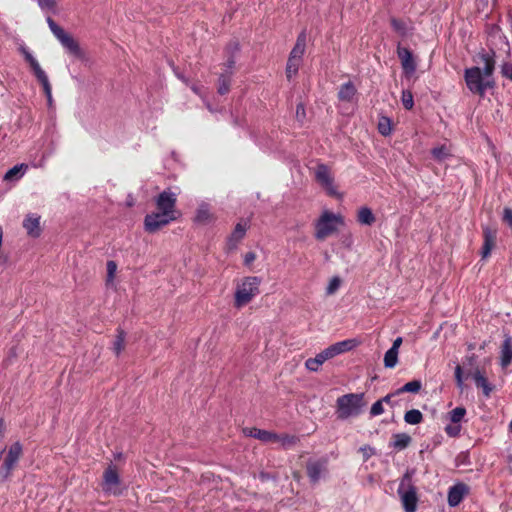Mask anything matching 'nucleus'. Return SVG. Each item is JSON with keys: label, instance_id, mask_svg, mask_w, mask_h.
Instances as JSON below:
<instances>
[{"label": "nucleus", "instance_id": "obj_1", "mask_svg": "<svg viewBox=\"0 0 512 512\" xmlns=\"http://www.w3.org/2000/svg\"><path fill=\"white\" fill-rule=\"evenodd\" d=\"M478 64L483 65V69L479 66L471 67L465 70V82L468 89L476 94L483 95L487 88L492 86L490 77L494 71L495 60L494 53H481L478 56Z\"/></svg>", "mask_w": 512, "mask_h": 512}, {"label": "nucleus", "instance_id": "obj_2", "mask_svg": "<svg viewBox=\"0 0 512 512\" xmlns=\"http://www.w3.org/2000/svg\"><path fill=\"white\" fill-rule=\"evenodd\" d=\"M345 225L344 217L341 214L325 210L315 223L314 236L317 240L323 241L336 234L339 228Z\"/></svg>", "mask_w": 512, "mask_h": 512}, {"label": "nucleus", "instance_id": "obj_3", "mask_svg": "<svg viewBox=\"0 0 512 512\" xmlns=\"http://www.w3.org/2000/svg\"><path fill=\"white\" fill-rule=\"evenodd\" d=\"M261 279L257 276H247L236 283L234 305L242 308L250 303L260 293Z\"/></svg>", "mask_w": 512, "mask_h": 512}, {"label": "nucleus", "instance_id": "obj_4", "mask_svg": "<svg viewBox=\"0 0 512 512\" xmlns=\"http://www.w3.org/2000/svg\"><path fill=\"white\" fill-rule=\"evenodd\" d=\"M366 406L363 393H350L337 399V415L348 419L360 415Z\"/></svg>", "mask_w": 512, "mask_h": 512}, {"label": "nucleus", "instance_id": "obj_5", "mask_svg": "<svg viewBox=\"0 0 512 512\" xmlns=\"http://www.w3.org/2000/svg\"><path fill=\"white\" fill-rule=\"evenodd\" d=\"M313 174L317 184L326 192V194L338 199L343 197V194L339 191L338 186L335 183L334 174L328 166L324 164L316 165L313 168Z\"/></svg>", "mask_w": 512, "mask_h": 512}, {"label": "nucleus", "instance_id": "obj_6", "mask_svg": "<svg viewBox=\"0 0 512 512\" xmlns=\"http://www.w3.org/2000/svg\"><path fill=\"white\" fill-rule=\"evenodd\" d=\"M19 52L23 55L25 61L29 64L31 70L33 71L37 80L41 83L44 93L47 97L49 103L52 102V89L49 83L48 76L45 71L42 69L38 60L34 57V55L30 52V50L25 45H20L18 48Z\"/></svg>", "mask_w": 512, "mask_h": 512}, {"label": "nucleus", "instance_id": "obj_7", "mask_svg": "<svg viewBox=\"0 0 512 512\" xmlns=\"http://www.w3.org/2000/svg\"><path fill=\"white\" fill-rule=\"evenodd\" d=\"M243 433L246 436L256 438L264 443H274L281 447H290L296 443V438L286 434L277 435L270 431L261 430L255 427L244 428Z\"/></svg>", "mask_w": 512, "mask_h": 512}, {"label": "nucleus", "instance_id": "obj_8", "mask_svg": "<svg viewBox=\"0 0 512 512\" xmlns=\"http://www.w3.org/2000/svg\"><path fill=\"white\" fill-rule=\"evenodd\" d=\"M398 494L405 512H415L418 502L417 491L408 475H405L401 480Z\"/></svg>", "mask_w": 512, "mask_h": 512}, {"label": "nucleus", "instance_id": "obj_9", "mask_svg": "<svg viewBox=\"0 0 512 512\" xmlns=\"http://www.w3.org/2000/svg\"><path fill=\"white\" fill-rule=\"evenodd\" d=\"M176 201V193L165 190L155 199L156 211L161 212L162 216H167L175 221L180 215L176 209Z\"/></svg>", "mask_w": 512, "mask_h": 512}, {"label": "nucleus", "instance_id": "obj_10", "mask_svg": "<svg viewBox=\"0 0 512 512\" xmlns=\"http://www.w3.org/2000/svg\"><path fill=\"white\" fill-rule=\"evenodd\" d=\"M47 24L52 34L69 53L73 55H80V47L77 41L69 33H67L50 17L47 18Z\"/></svg>", "mask_w": 512, "mask_h": 512}, {"label": "nucleus", "instance_id": "obj_11", "mask_svg": "<svg viewBox=\"0 0 512 512\" xmlns=\"http://www.w3.org/2000/svg\"><path fill=\"white\" fill-rule=\"evenodd\" d=\"M102 488L109 495L117 496L122 493L121 479L116 466L109 465L104 471Z\"/></svg>", "mask_w": 512, "mask_h": 512}, {"label": "nucleus", "instance_id": "obj_12", "mask_svg": "<svg viewBox=\"0 0 512 512\" xmlns=\"http://www.w3.org/2000/svg\"><path fill=\"white\" fill-rule=\"evenodd\" d=\"M22 227L26 234L31 238H39L43 232L41 215L35 212H29L24 216Z\"/></svg>", "mask_w": 512, "mask_h": 512}, {"label": "nucleus", "instance_id": "obj_13", "mask_svg": "<svg viewBox=\"0 0 512 512\" xmlns=\"http://www.w3.org/2000/svg\"><path fill=\"white\" fill-rule=\"evenodd\" d=\"M173 221L174 220L171 218L162 216L161 212L155 210L146 215L144 220V228L149 233H155Z\"/></svg>", "mask_w": 512, "mask_h": 512}, {"label": "nucleus", "instance_id": "obj_14", "mask_svg": "<svg viewBox=\"0 0 512 512\" xmlns=\"http://www.w3.org/2000/svg\"><path fill=\"white\" fill-rule=\"evenodd\" d=\"M193 221L197 225L202 226L213 223L215 221V214L212 206L207 202L199 203L195 210Z\"/></svg>", "mask_w": 512, "mask_h": 512}, {"label": "nucleus", "instance_id": "obj_15", "mask_svg": "<svg viewBox=\"0 0 512 512\" xmlns=\"http://www.w3.org/2000/svg\"><path fill=\"white\" fill-rule=\"evenodd\" d=\"M21 453L22 446L20 445V443L16 442L9 447L7 456L3 463V466L5 468L4 477H6L9 474V472L13 469V467L19 460Z\"/></svg>", "mask_w": 512, "mask_h": 512}, {"label": "nucleus", "instance_id": "obj_16", "mask_svg": "<svg viewBox=\"0 0 512 512\" xmlns=\"http://www.w3.org/2000/svg\"><path fill=\"white\" fill-rule=\"evenodd\" d=\"M398 57L401 61V65L405 74L412 75L416 70V64L411 52L406 48H399Z\"/></svg>", "mask_w": 512, "mask_h": 512}, {"label": "nucleus", "instance_id": "obj_17", "mask_svg": "<svg viewBox=\"0 0 512 512\" xmlns=\"http://www.w3.org/2000/svg\"><path fill=\"white\" fill-rule=\"evenodd\" d=\"M483 235H484V244H483V248L481 251V255H482L483 259H486L489 257L492 249L495 246L497 232L494 229L486 227L483 231Z\"/></svg>", "mask_w": 512, "mask_h": 512}, {"label": "nucleus", "instance_id": "obj_18", "mask_svg": "<svg viewBox=\"0 0 512 512\" xmlns=\"http://www.w3.org/2000/svg\"><path fill=\"white\" fill-rule=\"evenodd\" d=\"M467 493V487L464 484H457L449 489L448 503L450 506H457Z\"/></svg>", "mask_w": 512, "mask_h": 512}, {"label": "nucleus", "instance_id": "obj_19", "mask_svg": "<svg viewBox=\"0 0 512 512\" xmlns=\"http://www.w3.org/2000/svg\"><path fill=\"white\" fill-rule=\"evenodd\" d=\"M308 475L311 481H318L326 472V462L325 461H313L308 464L307 467Z\"/></svg>", "mask_w": 512, "mask_h": 512}, {"label": "nucleus", "instance_id": "obj_20", "mask_svg": "<svg viewBox=\"0 0 512 512\" xmlns=\"http://www.w3.org/2000/svg\"><path fill=\"white\" fill-rule=\"evenodd\" d=\"M27 170H28L27 164H24V163L17 164L5 173L4 180L7 182H16V181L20 180L25 175Z\"/></svg>", "mask_w": 512, "mask_h": 512}, {"label": "nucleus", "instance_id": "obj_21", "mask_svg": "<svg viewBox=\"0 0 512 512\" xmlns=\"http://www.w3.org/2000/svg\"><path fill=\"white\" fill-rule=\"evenodd\" d=\"M472 377L475 381L477 388L482 389L483 394L486 397H489L491 392L493 391V386L489 383L484 374L477 369L473 372Z\"/></svg>", "mask_w": 512, "mask_h": 512}, {"label": "nucleus", "instance_id": "obj_22", "mask_svg": "<svg viewBox=\"0 0 512 512\" xmlns=\"http://www.w3.org/2000/svg\"><path fill=\"white\" fill-rule=\"evenodd\" d=\"M247 227L246 224L238 223L232 234L230 235L228 239V247L229 249H235L238 245V243L243 239L245 236Z\"/></svg>", "mask_w": 512, "mask_h": 512}, {"label": "nucleus", "instance_id": "obj_23", "mask_svg": "<svg viewBox=\"0 0 512 512\" xmlns=\"http://www.w3.org/2000/svg\"><path fill=\"white\" fill-rule=\"evenodd\" d=\"M357 221L362 225L371 226L376 221V217L369 207L363 206L357 211Z\"/></svg>", "mask_w": 512, "mask_h": 512}, {"label": "nucleus", "instance_id": "obj_24", "mask_svg": "<svg viewBox=\"0 0 512 512\" xmlns=\"http://www.w3.org/2000/svg\"><path fill=\"white\" fill-rule=\"evenodd\" d=\"M305 47H306V35L304 33H302L298 36L296 44L293 47L289 57L302 61V57L305 53Z\"/></svg>", "mask_w": 512, "mask_h": 512}, {"label": "nucleus", "instance_id": "obj_25", "mask_svg": "<svg viewBox=\"0 0 512 512\" xmlns=\"http://www.w3.org/2000/svg\"><path fill=\"white\" fill-rule=\"evenodd\" d=\"M356 94V88L351 82L343 84L338 92V97L341 101L351 102Z\"/></svg>", "mask_w": 512, "mask_h": 512}, {"label": "nucleus", "instance_id": "obj_26", "mask_svg": "<svg viewBox=\"0 0 512 512\" xmlns=\"http://www.w3.org/2000/svg\"><path fill=\"white\" fill-rule=\"evenodd\" d=\"M327 357L324 353V351H321L320 353H318L314 358H309L306 360L305 362V367L310 370V371H313V372H316L318 371V369L320 368V366L325 362L327 361Z\"/></svg>", "mask_w": 512, "mask_h": 512}, {"label": "nucleus", "instance_id": "obj_27", "mask_svg": "<svg viewBox=\"0 0 512 512\" xmlns=\"http://www.w3.org/2000/svg\"><path fill=\"white\" fill-rule=\"evenodd\" d=\"M343 284V279L340 276H332L325 287V294L327 296L335 295Z\"/></svg>", "mask_w": 512, "mask_h": 512}, {"label": "nucleus", "instance_id": "obj_28", "mask_svg": "<svg viewBox=\"0 0 512 512\" xmlns=\"http://www.w3.org/2000/svg\"><path fill=\"white\" fill-rule=\"evenodd\" d=\"M512 361V348L510 338L505 339L501 351V365L507 367Z\"/></svg>", "mask_w": 512, "mask_h": 512}, {"label": "nucleus", "instance_id": "obj_29", "mask_svg": "<svg viewBox=\"0 0 512 512\" xmlns=\"http://www.w3.org/2000/svg\"><path fill=\"white\" fill-rule=\"evenodd\" d=\"M107 276H106V284L107 286L114 287L115 286V278L117 274V264L115 261H108L107 265Z\"/></svg>", "mask_w": 512, "mask_h": 512}, {"label": "nucleus", "instance_id": "obj_30", "mask_svg": "<svg viewBox=\"0 0 512 512\" xmlns=\"http://www.w3.org/2000/svg\"><path fill=\"white\" fill-rule=\"evenodd\" d=\"M431 153L434 159L439 162H443L451 156L450 149L446 145L433 148Z\"/></svg>", "mask_w": 512, "mask_h": 512}, {"label": "nucleus", "instance_id": "obj_31", "mask_svg": "<svg viewBox=\"0 0 512 512\" xmlns=\"http://www.w3.org/2000/svg\"><path fill=\"white\" fill-rule=\"evenodd\" d=\"M340 351V353H345V352H349L351 350H353L354 348H356L359 344H360V341L356 338H352V339H346V340H343V341H340V342H336L335 343Z\"/></svg>", "mask_w": 512, "mask_h": 512}, {"label": "nucleus", "instance_id": "obj_32", "mask_svg": "<svg viewBox=\"0 0 512 512\" xmlns=\"http://www.w3.org/2000/svg\"><path fill=\"white\" fill-rule=\"evenodd\" d=\"M404 420L410 425H417L422 422L423 415L419 410L412 409L405 413Z\"/></svg>", "mask_w": 512, "mask_h": 512}, {"label": "nucleus", "instance_id": "obj_33", "mask_svg": "<svg viewBox=\"0 0 512 512\" xmlns=\"http://www.w3.org/2000/svg\"><path fill=\"white\" fill-rule=\"evenodd\" d=\"M38 7L45 13H57V1L56 0H35Z\"/></svg>", "mask_w": 512, "mask_h": 512}, {"label": "nucleus", "instance_id": "obj_34", "mask_svg": "<svg viewBox=\"0 0 512 512\" xmlns=\"http://www.w3.org/2000/svg\"><path fill=\"white\" fill-rule=\"evenodd\" d=\"M398 351L389 349L384 355V365L386 368H394L398 363Z\"/></svg>", "mask_w": 512, "mask_h": 512}, {"label": "nucleus", "instance_id": "obj_35", "mask_svg": "<svg viewBox=\"0 0 512 512\" xmlns=\"http://www.w3.org/2000/svg\"><path fill=\"white\" fill-rule=\"evenodd\" d=\"M411 441V437L405 433L396 434L393 437V446L397 449H404Z\"/></svg>", "mask_w": 512, "mask_h": 512}, {"label": "nucleus", "instance_id": "obj_36", "mask_svg": "<svg viewBox=\"0 0 512 512\" xmlns=\"http://www.w3.org/2000/svg\"><path fill=\"white\" fill-rule=\"evenodd\" d=\"M466 415V410L463 407H456L448 414V419L450 422L461 424V421L464 419Z\"/></svg>", "mask_w": 512, "mask_h": 512}, {"label": "nucleus", "instance_id": "obj_37", "mask_svg": "<svg viewBox=\"0 0 512 512\" xmlns=\"http://www.w3.org/2000/svg\"><path fill=\"white\" fill-rule=\"evenodd\" d=\"M301 62L302 61H300V60H296V59L289 57L287 66H286V75L289 79H291L292 77H294L297 74L299 67L301 65Z\"/></svg>", "mask_w": 512, "mask_h": 512}, {"label": "nucleus", "instance_id": "obj_38", "mask_svg": "<svg viewBox=\"0 0 512 512\" xmlns=\"http://www.w3.org/2000/svg\"><path fill=\"white\" fill-rule=\"evenodd\" d=\"M378 130L383 136H387L392 131L391 120L387 117H381L378 122Z\"/></svg>", "mask_w": 512, "mask_h": 512}, {"label": "nucleus", "instance_id": "obj_39", "mask_svg": "<svg viewBox=\"0 0 512 512\" xmlns=\"http://www.w3.org/2000/svg\"><path fill=\"white\" fill-rule=\"evenodd\" d=\"M421 389V382L420 381H410L406 383L398 392H411L416 393Z\"/></svg>", "mask_w": 512, "mask_h": 512}, {"label": "nucleus", "instance_id": "obj_40", "mask_svg": "<svg viewBox=\"0 0 512 512\" xmlns=\"http://www.w3.org/2000/svg\"><path fill=\"white\" fill-rule=\"evenodd\" d=\"M401 102L406 109H412L414 106L412 93L410 91H403L401 96Z\"/></svg>", "mask_w": 512, "mask_h": 512}, {"label": "nucleus", "instance_id": "obj_41", "mask_svg": "<svg viewBox=\"0 0 512 512\" xmlns=\"http://www.w3.org/2000/svg\"><path fill=\"white\" fill-rule=\"evenodd\" d=\"M461 431V424L450 422L445 427V432L450 437H456L460 434Z\"/></svg>", "mask_w": 512, "mask_h": 512}, {"label": "nucleus", "instance_id": "obj_42", "mask_svg": "<svg viewBox=\"0 0 512 512\" xmlns=\"http://www.w3.org/2000/svg\"><path fill=\"white\" fill-rule=\"evenodd\" d=\"M257 259V254L254 251L246 252L243 256L244 265L251 268L254 261Z\"/></svg>", "mask_w": 512, "mask_h": 512}, {"label": "nucleus", "instance_id": "obj_43", "mask_svg": "<svg viewBox=\"0 0 512 512\" xmlns=\"http://www.w3.org/2000/svg\"><path fill=\"white\" fill-rule=\"evenodd\" d=\"M323 351H324V353H325V355H326L328 360L332 359V358H334V357H336V356L341 354L339 349H338V347H337V345L335 343L330 345L329 347H327Z\"/></svg>", "mask_w": 512, "mask_h": 512}, {"label": "nucleus", "instance_id": "obj_44", "mask_svg": "<svg viewBox=\"0 0 512 512\" xmlns=\"http://www.w3.org/2000/svg\"><path fill=\"white\" fill-rule=\"evenodd\" d=\"M230 81L227 77L222 76L219 79L218 92L220 94H225L229 91Z\"/></svg>", "mask_w": 512, "mask_h": 512}, {"label": "nucleus", "instance_id": "obj_45", "mask_svg": "<svg viewBox=\"0 0 512 512\" xmlns=\"http://www.w3.org/2000/svg\"><path fill=\"white\" fill-rule=\"evenodd\" d=\"M124 348V336L123 334H119L114 341L113 349L116 352V354H119L122 349Z\"/></svg>", "mask_w": 512, "mask_h": 512}, {"label": "nucleus", "instance_id": "obj_46", "mask_svg": "<svg viewBox=\"0 0 512 512\" xmlns=\"http://www.w3.org/2000/svg\"><path fill=\"white\" fill-rule=\"evenodd\" d=\"M384 412L383 403L382 401H376L370 410V413L372 416H378L381 415Z\"/></svg>", "mask_w": 512, "mask_h": 512}, {"label": "nucleus", "instance_id": "obj_47", "mask_svg": "<svg viewBox=\"0 0 512 512\" xmlns=\"http://www.w3.org/2000/svg\"><path fill=\"white\" fill-rule=\"evenodd\" d=\"M455 378L459 388H463V376H462V368L457 365L455 368Z\"/></svg>", "mask_w": 512, "mask_h": 512}, {"label": "nucleus", "instance_id": "obj_48", "mask_svg": "<svg viewBox=\"0 0 512 512\" xmlns=\"http://www.w3.org/2000/svg\"><path fill=\"white\" fill-rule=\"evenodd\" d=\"M502 74L505 77L512 79V65L509 63H504L502 65Z\"/></svg>", "mask_w": 512, "mask_h": 512}, {"label": "nucleus", "instance_id": "obj_49", "mask_svg": "<svg viewBox=\"0 0 512 512\" xmlns=\"http://www.w3.org/2000/svg\"><path fill=\"white\" fill-rule=\"evenodd\" d=\"M503 220L512 228V210L510 208L504 209Z\"/></svg>", "mask_w": 512, "mask_h": 512}, {"label": "nucleus", "instance_id": "obj_50", "mask_svg": "<svg viewBox=\"0 0 512 512\" xmlns=\"http://www.w3.org/2000/svg\"><path fill=\"white\" fill-rule=\"evenodd\" d=\"M392 25H393V27H394L397 31H399L400 33H405V29H404V27H403V25H402V23H401L400 21H398V20H393V21H392Z\"/></svg>", "mask_w": 512, "mask_h": 512}, {"label": "nucleus", "instance_id": "obj_51", "mask_svg": "<svg viewBox=\"0 0 512 512\" xmlns=\"http://www.w3.org/2000/svg\"><path fill=\"white\" fill-rule=\"evenodd\" d=\"M402 344V338L401 337H397L394 341H393V344H392V347L391 349H394L396 351L399 352V348Z\"/></svg>", "mask_w": 512, "mask_h": 512}, {"label": "nucleus", "instance_id": "obj_52", "mask_svg": "<svg viewBox=\"0 0 512 512\" xmlns=\"http://www.w3.org/2000/svg\"><path fill=\"white\" fill-rule=\"evenodd\" d=\"M296 115H297L298 118H300V117L305 115V109H304L303 105H298L297 106Z\"/></svg>", "mask_w": 512, "mask_h": 512}, {"label": "nucleus", "instance_id": "obj_53", "mask_svg": "<svg viewBox=\"0 0 512 512\" xmlns=\"http://www.w3.org/2000/svg\"><path fill=\"white\" fill-rule=\"evenodd\" d=\"M503 45H504L505 53L507 54V56H509L510 55V45H509V42L505 38L503 41Z\"/></svg>", "mask_w": 512, "mask_h": 512}, {"label": "nucleus", "instance_id": "obj_54", "mask_svg": "<svg viewBox=\"0 0 512 512\" xmlns=\"http://www.w3.org/2000/svg\"><path fill=\"white\" fill-rule=\"evenodd\" d=\"M192 90H193L196 94H198L200 97L204 98V93H203V91H202V89H201V88H199V87H197V86L193 85V86H192Z\"/></svg>", "mask_w": 512, "mask_h": 512}, {"label": "nucleus", "instance_id": "obj_55", "mask_svg": "<svg viewBox=\"0 0 512 512\" xmlns=\"http://www.w3.org/2000/svg\"><path fill=\"white\" fill-rule=\"evenodd\" d=\"M390 398H391V396H390V395H387V396H385L381 401H382V403H383V402H389V401H390Z\"/></svg>", "mask_w": 512, "mask_h": 512}, {"label": "nucleus", "instance_id": "obj_56", "mask_svg": "<svg viewBox=\"0 0 512 512\" xmlns=\"http://www.w3.org/2000/svg\"><path fill=\"white\" fill-rule=\"evenodd\" d=\"M510 430L512 431V420H511V423H510Z\"/></svg>", "mask_w": 512, "mask_h": 512}]
</instances>
